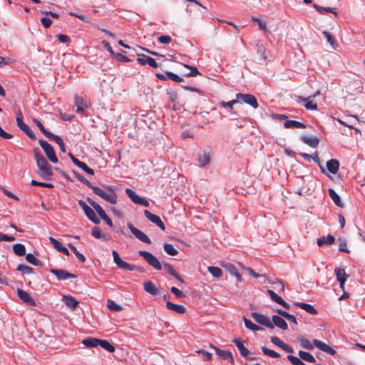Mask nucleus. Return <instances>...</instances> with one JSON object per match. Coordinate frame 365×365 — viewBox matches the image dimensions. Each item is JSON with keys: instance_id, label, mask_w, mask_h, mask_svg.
Returning a JSON list of instances; mask_svg holds the SVG:
<instances>
[{"instance_id": "f257e3e1", "label": "nucleus", "mask_w": 365, "mask_h": 365, "mask_svg": "<svg viewBox=\"0 0 365 365\" xmlns=\"http://www.w3.org/2000/svg\"><path fill=\"white\" fill-rule=\"evenodd\" d=\"M34 158L36 162V165L41 171L40 175L43 179H48L52 175V168L48 161L40 153V151L34 150Z\"/></svg>"}, {"instance_id": "f03ea898", "label": "nucleus", "mask_w": 365, "mask_h": 365, "mask_svg": "<svg viewBox=\"0 0 365 365\" xmlns=\"http://www.w3.org/2000/svg\"><path fill=\"white\" fill-rule=\"evenodd\" d=\"M93 191L101 197L104 200L111 203V204H116L117 203V198L118 196L115 193V188L112 186H107L106 187V190L101 189V187L98 186L92 187Z\"/></svg>"}, {"instance_id": "7ed1b4c3", "label": "nucleus", "mask_w": 365, "mask_h": 365, "mask_svg": "<svg viewBox=\"0 0 365 365\" xmlns=\"http://www.w3.org/2000/svg\"><path fill=\"white\" fill-rule=\"evenodd\" d=\"M38 143L48 159L53 163H57L58 160L52 145L43 140H39Z\"/></svg>"}, {"instance_id": "20e7f679", "label": "nucleus", "mask_w": 365, "mask_h": 365, "mask_svg": "<svg viewBox=\"0 0 365 365\" xmlns=\"http://www.w3.org/2000/svg\"><path fill=\"white\" fill-rule=\"evenodd\" d=\"M139 255L143 257L148 264L157 270L162 269V265L159 260L151 253L147 251H139Z\"/></svg>"}, {"instance_id": "39448f33", "label": "nucleus", "mask_w": 365, "mask_h": 365, "mask_svg": "<svg viewBox=\"0 0 365 365\" xmlns=\"http://www.w3.org/2000/svg\"><path fill=\"white\" fill-rule=\"evenodd\" d=\"M78 204L83 210L86 217L95 224L100 223V219L96 216L95 212L83 200H79Z\"/></svg>"}, {"instance_id": "423d86ee", "label": "nucleus", "mask_w": 365, "mask_h": 365, "mask_svg": "<svg viewBox=\"0 0 365 365\" xmlns=\"http://www.w3.org/2000/svg\"><path fill=\"white\" fill-rule=\"evenodd\" d=\"M236 98L238 101H242V102L251 106L255 109L257 108L259 106L257 98L252 94L237 93Z\"/></svg>"}, {"instance_id": "0eeeda50", "label": "nucleus", "mask_w": 365, "mask_h": 365, "mask_svg": "<svg viewBox=\"0 0 365 365\" xmlns=\"http://www.w3.org/2000/svg\"><path fill=\"white\" fill-rule=\"evenodd\" d=\"M127 226L138 240L146 244H151L150 238L143 232L134 227L132 223L128 222Z\"/></svg>"}, {"instance_id": "6e6552de", "label": "nucleus", "mask_w": 365, "mask_h": 365, "mask_svg": "<svg viewBox=\"0 0 365 365\" xmlns=\"http://www.w3.org/2000/svg\"><path fill=\"white\" fill-rule=\"evenodd\" d=\"M251 316L258 324L263 325L270 329H274V325L269 317L257 312H252Z\"/></svg>"}, {"instance_id": "1a4fd4ad", "label": "nucleus", "mask_w": 365, "mask_h": 365, "mask_svg": "<svg viewBox=\"0 0 365 365\" xmlns=\"http://www.w3.org/2000/svg\"><path fill=\"white\" fill-rule=\"evenodd\" d=\"M112 255L113 257V261L116 264L118 267H119L120 269H126V270H130V271L135 269V266L123 261L120 259V257L116 250H113Z\"/></svg>"}, {"instance_id": "9d476101", "label": "nucleus", "mask_w": 365, "mask_h": 365, "mask_svg": "<svg viewBox=\"0 0 365 365\" xmlns=\"http://www.w3.org/2000/svg\"><path fill=\"white\" fill-rule=\"evenodd\" d=\"M125 193L134 203L142 205L145 207L149 206L150 204L148 201L138 196L133 190L130 188H126Z\"/></svg>"}, {"instance_id": "9b49d317", "label": "nucleus", "mask_w": 365, "mask_h": 365, "mask_svg": "<svg viewBox=\"0 0 365 365\" xmlns=\"http://www.w3.org/2000/svg\"><path fill=\"white\" fill-rule=\"evenodd\" d=\"M144 215H145V217L148 220H150V222H152L153 223H154L157 226H158L161 230H163V231L165 230V226L159 216L151 213L150 211H148L147 210H144Z\"/></svg>"}, {"instance_id": "f8f14e48", "label": "nucleus", "mask_w": 365, "mask_h": 365, "mask_svg": "<svg viewBox=\"0 0 365 365\" xmlns=\"http://www.w3.org/2000/svg\"><path fill=\"white\" fill-rule=\"evenodd\" d=\"M50 272L55 274L58 280H66L68 279H75L76 278V275L74 274H71L66 270L64 269H51Z\"/></svg>"}, {"instance_id": "ddd939ff", "label": "nucleus", "mask_w": 365, "mask_h": 365, "mask_svg": "<svg viewBox=\"0 0 365 365\" xmlns=\"http://www.w3.org/2000/svg\"><path fill=\"white\" fill-rule=\"evenodd\" d=\"M18 297L27 305L29 306H35L36 303L34 299L31 297L29 293L21 289H17Z\"/></svg>"}, {"instance_id": "4468645a", "label": "nucleus", "mask_w": 365, "mask_h": 365, "mask_svg": "<svg viewBox=\"0 0 365 365\" xmlns=\"http://www.w3.org/2000/svg\"><path fill=\"white\" fill-rule=\"evenodd\" d=\"M334 272L336 277V279L339 282V287L342 290H344V284L348 278V274H346L344 269L335 268Z\"/></svg>"}, {"instance_id": "2eb2a0df", "label": "nucleus", "mask_w": 365, "mask_h": 365, "mask_svg": "<svg viewBox=\"0 0 365 365\" xmlns=\"http://www.w3.org/2000/svg\"><path fill=\"white\" fill-rule=\"evenodd\" d=\"M23 118H16V124L18 125V127L23 131L32 140H35L36 139V135H34V133L31 130V129L29 128V127L24 123L23 121Z\"/></svg>"}, {"instance_id": "dca6fc26", "label": "nucleus", "mask_w": 365, "mask_h": 365, "mask_svg": "<svg viewBox=\"0 0 365 365\" xmlns=\"http://www.w3.org/2000/svg\"><path fill=\"white\" fill-rule=\"evenodd\" d=\"M233 342L237 346L242 356L247 357L250 360H255V357H248L250 351L244 346L243 341L240 339H234Z\"/></svg>"}, {"instance_id": "f3484780", "label": "nucleus", "mask_w": 365, "mask_h": 365, "mask_svg": "<svg viewBox=\"0 0 365 365\" xmlns=\"http://www.w3.org/2000/svg\"><path fill=\"white\" fill-rule=\"evenodd\" d=\"M210 346L211 348H212L215 350L216 354L219 357H220L223 359H227L229 361H230L232 363L234 362V359L232 357V354L230 351L221 350V349H218L217 347H216L215 346H214L213 344H210Z\"/></svg>"}, {"instance_id": "a211bd4d", "label": "nucleus", "mask_w": 365, "mask_h": 365, "mask_svg": "<svg viewBox=\"0 0 365 365\" xmlns=\"http://www.w3.org/2000/svg\"><path fill=\"white\" fill-rule=\"evenodd\" d=\"M313 344L315 345L316 347H317L319 349H320L326 353H328L331 355H334L336 353L334 349H333L329 346L327 345L323 341H319L318 339H314Z\"/></svg>"}, {"instance_id": "6ab92c4d", "label": "nucleus", "mask_w": 365, "mask_h": 365, "mask_svg": "<svg viewBox=\"0 0 365 365\" xmlns=\"http://www.w3.org/2000/svg\"><path fill=\"white\" fill-rule=\"evenodd\" d=\"M267 293L269 294L270 298L276 303L282 305L284 308L288 309H289V304L284 301L279 296H278L273 290L267 289Z\"/></svg>"}, {"instance_id": "aec40b11", "label": "nucleus", "mask_w": 365, "mask_h": 365, "mask_svg": "<svg viewBox=\"0 0 365 365\" xmlns=\"http://www.w3.org/2000/svg\"><path fill=\"white\" fill-rule=\"evenodd\" d=\"M143 287L146 292L152 295H157L160 293V289L156 287L155 285L150 280L144 282Z\"/></svg>"}, {"instance_id": "412c9836", "label": "nucleus", "mask_w": 365, "mask_h": 365, "mask_svg": "<svg viewBox=\"0 0 365 365\" xmlns=\"http://www.w3.org/2000/svg\"><path fill=\"white\" fill-rule=\"evenodd\" d=\"M294 306L301 308L302 309L306 311L307 313L316 315L318 314L317 310L312 306V304L304 303V302H294L293 304Z\"/></svg>"}, {"instance_id": "4be33fe9", "label": "nucleus", "mask_w": 365, "mask_h": 365, "mask_svg": "<svg viewBox=\"0 0 365 365\" xmlns=\"http://www.w3.org/2000/svg\"><path fill=\"white\" fill-rule=\"evenodd\" d=\"M272 319V323L273 324L274 327L276 326L282 330H287L288 329L287 322L281 317L274 315Z\"/></svg>"}, {"instance_id": "5701e85b", "label": "nucleus", "mask_w": 365, "mask_h": 365, "mask_svg": "<svg viewBox=\"0 0 365 365\" xmlns=\"http://www.w3.org/2000/svg\"><path fill=\"white\" fill-rule=\"evenodd\" d=\"M166 307L169 310H172L178 314H183L186 312V309L184 306L176 304L170 302H166Z\"/></svg>"}, {"instance_id": "b1692460", "label": "nucleus", "mask_w": 365, "mask_h": 365, "mask_svg": "<svg viewBox=\"0 0 365 365\" xmlns=\"http://www.w3.org/2000/svg\"><path fill=\"white\" fill-rule=\"evenodd\" d=\"M75 106H76V112L79 113H83L85 108H88V104L83 98L78 96L75 97Z\"/></svg>"}, {"instance_id": "393cba45", "label": "nucleus", "mask_w": 365, "mask_h": 365, "mask_svg": "<svg viewBox=\"0 0 365 365\" xmlns=\"http://www.w3.org/2000/svg\"><path fill=\"white\" fill-rule=\"evenodd\" d=\"M63 301L68 307L72 309H75L79 304V302L71 295H64L63 297Z\"/></svg>"}, {"instance_id": "a878e982", "label": "nucleus", "mask_w": 365, "mask_h": 365, "mask_svg": "<svg viewBox=\"0 0 365 365\" xmlns=\"http://www.w3.org/2000/svg\"><path fill=\"white\" fill-rule=\"evenodd\" d=\"M300 139L304 143L309 145L312 148H316L319 144V139L317 137H308L307 135H302Z\"/></svg>"}, {"instance_id": "bb28decb", "label": "nucleus", "mask_w": 365, "mask_h": 365, "mask_svg": "<svg viewBox=\"0 0 365 365\" xmlns=\"http://www.w3.org/2000/svg\"><path fill=\"white\" fill-rule=\"evenodd\" d=\"M327 168L331 173L336 174L339 170V163L336 159H331L327 162Z\"/></svg>"}, {"instance_id": "cd10ccee", "label": "nucleus", "mask_w": 365, "mask_h": 365, "mask_svg": "<svg viewBox=\"0 0 365 365\" xmlns=\"http://www.w3.org/2000/svg\"><path fill=\"white\" fill-rule=\"evenodd\" d=\"M284 126L286 128H305L306 125L299 121L294 120H287L284 123Z\"/></svg>"}, {"instance_id": "c85d7f7f", "label": "nucleus", "mask_w": 365, "mask_h": 365, "mask_svg": "<svg viewBox=\"0 0 365 365\" xmlns=\"http://www.w3.org/2000/svg\"><path fill=\"white\" fill-rule=\"evenodd\" d=\"M87 200L102 219L107 215L106 212L103 210V209L101 207L99 204H98L97 202H96L94 200H91L89 197H88Z\"/></svg>"}, {"instance_id": "c756f323", "label": "nucleus", "mask_w": 365, "mask_h": 365, "mask_svg": "<svg viewBox=\"0 0 365 365\" xmlns=\"http://www.w3.org/2000/svg\"><path fill=\"white\" fill-rule=\"evenodd\" d=\"M328 192H329V197L331 198V200L334 201V202L335 203V205L336 206L340 207H344V204L341 202L340 197L334 191V189L329 188L328 190Z\"/></svg>"}, {"instance_id": "7c9ffc66", "label": "nucleus", "mask_w": 365, "mask_h": 365, "mask_svg": "<svg viewBox=\"0 0 365 365\" xmlns=\"http://www.w3.org/2000/svg\"><path fill=\"white\" fill-rule=\"evenodd\" d=\"M334 241L335 238L334 237V236L329 235L327 237H322L321 238H319L317 240V245L319 247L323 246L324 245H332L334 242Z\"/></svg>"}, {"instance_id": "2f4dec72", "label": "nucleus", "mask_w": 365, "mask_h": 365, "mask_svg": "<svg viewBox=\"0 0 365 365\" xmlns=\"http://www.w3.org/2000/svg\"><path fill=\"white\" fill-rule=\"evenodd\" d=\"M313 6L321 14H323L325 12H327V13L333 14L336 17L338 16L337 12L333 8H331V7H323V6H319V5L316 4H314L313 5Z\"/></svg>"}, {"instance_id": "473e14b6", "label": "nucleus", "mask_w": 365, "mask_h": 365, "mask_svg": "<svg viewBox=\"0 0 365 365\" xmlns=\"http://www.w3.org/2000/svg\"><path fill=\"white\" fill-rule=\"evenodd\" d=\"M164 269L173 277H174L176 279L180 281V282H184L183 279L181 278V277L175 271L174 268L172 265L169 264H163Z\"/></svg>"}, {"instance_id": "72a5a7b5", "label": "nucleus", "mask_w": 365, "mask_h": 365, "mask_svg": "<svg viewBox=\"0 0 365 365\" xmlns=\"http://www.w3.org/2000/svg\"><path fill=\"white\" fill-rule=\"evenodd\" d=\"M298 355L304 361L314 363L316 361L315 358L309 352L299 350L298 351Z\"/></svg>"}, {"instance_id": "f704fd0d", "label": "nucleus", "mask_w": 365, "mask_h": 365, "mask_svg": "<svg viewBox=\"0 0 365 365\" xmlns=\"http://www.w3.org/2000/svg\"><path fill=\"white\" fill-rule=\"evenodd\" d=\"M297 340L299 341L300 345L303 349L308 350H312L314 349V346L312 342L304 337L299 336L297 337Z\"/></svg>"}, {"instance_id": "c9c22d12", "label": "nucleus", "mask_w": 365, "mask_h": 365, "mask_svg": "<svg viewBox=\"0 0 365 365\" xmlns=\"http://www.w3.org/2000/svg\"><path fill=\"white\" fill-rule=\"evenodd\" d=\"M100 339L96 338H86L83 340L82 343L86 347H96L99 345Z\"/></svg>"}, {"instance_id": "e433bc0d", "label": "nucleus", "mask_w": 365, "mask_h": 365, "mask_svg": "<svg viewBox=\"0 0 365 365\" xmlns=\"http://www.w3.org/2000/svg\"><path fill=\"white\" fill-rule=\"evenodd\" d=\"M310 98H311V96H309L308 98H304V97L299 96V99L300 101L306 102V103L304 105V107L306 108V109L312 110H317V103H315L311 101H309Z\"/></svg>"}, {"instance_id": "4c0bfd02", "label": "nucleus", "mask_w": 365, "mask_h": 365, "mask_svg": "<svg viewBox=\"0 0 365 365\" xmlns=\"http://www.w3.org/2000/svg\"><path fill=\"white\" fill-rule=\"evenodd\" d=\"M13 250H14V252L17 256H24L26 255V248H25V246L22 244L17 243V244L14 245Z\"/></svg>"}, {"instance_id": "58836bf2", "label": "nucleus", "mask_w": 365, "mask_h": 365, "mask_svg": "<svg viewBox=\"0 0 365 365\" xmlns=\"http://www.w3.org/2000/svg\"><path fill=\"white\" fill-rule=\"evenodd\" d=\"M105 350L108 351V352H113L115 351V347L113 345H112L108 341L100 339L99 341V345Z\"/></svg>"}, {"instance_id": "ea45409f", "label": "nucleus", "mask_w": 365, "mask_h": 365, "mask_svg": "<svg viewBox=\"0 0 365 365\" xmlns=\"http://www.w3.org/2000/svg\"><path fill=\"white\" fill-rule=\"evenodd\" d=\"M198 160L201 166L207 165V164H209L210 161V157L209 153H207L205 152L200 153L199 155Z\"/></svg>"}, {"instance_id": "a19ab883", "label": "nucleus", "mask_w": 365, "mask_h": 365, "mask_svg": "<svg viewBox=\"0 0 365 365\" xmlns=\"http://www.w3.org/2000/svg\"><path fill=\"white\" fill-rule=\"evenodd\" d=\"M257 54L259 55V61H266L267 56L265 55L266 48L262 44H257Z\"/></svg>"}, {"instance_id": "79ce46f5", "label": "nucleus", "mask_w": 365, "mask_h": 365, "mask_svg": "<svg viewBox=\"0 0 365 365\" xmlns=\"http://www.w3.org/2000/svg\"><path fill=\"white\" fill-rule=\"evenodd\" d=\"M33 122L36 125V126L39 128V130L46 137L49 138L51 136H52L53 133L46 130L43 124L38 119L34 118Z\"/></svg>"}, {"instance_id": "37998d69", "label": "nucleus", "mask_w": 365, "mask_h": 365, "mask_svg": "<svg viewBox=\"0 0 365 365\" xmlns=\"http://www.w3.org/2000/svg\"><path fill=\"white\" fill-rule=\"evenodd\" d=\"M26 261L35 266L41 267L42 265V263L40 260L36 259L32 254L29 253L26 255Z\"/></svg>"}, {"instance_id": "c03bdc74", "label": "nucleus", "mask_w": 365, "mask_h": 365, "mask_svg": "<svg viewBox=\"0 0 365 365\" xmlns=\"http://www.w3.org/2000/svg\"><path fill=\"white\" fill-rule=\"evenodd\" d=\"M163 247L165 252L169 255L175 256L178 253V250L171 244L165 243Z\"/></svg>"}, {"instance_id": "a18cd8bd", "label": "nucleus", "mask_w": 365, "mask_h": 365, "mask_svg": "<svg viewBox=\"0 0 365 365\" xmlns=\"http://www.w3.org/2000/svg\"><path fill=\"white\" fill-rule=\"evenodd\" d=\"M49 138L53 140L59 145L60 149L63 153L66 152L65 145H64V143L61 137H59L58 135L52 134V136H51Z\"/></svg>"}, {"instance_id": "49530a36", "label": "nucleus", "mask_w": 365, "mask_h": 365, "mask_svg": "<svg viewBox=\"0 0 365 365\" xmlns=\"http://www.w3.org/2000/svg\"><path fill=\"white\" fill-rule=\"evenodd\" d=\"M68 247L73 252V253L75 254L76 257L78 258V259L81 262H85L86 261V257H84V255L81 253H80L76 247L75 246H73L72 244L69 243L68 244Z\"/></svg>"}, {"instance_id": "de8ad7c7", "label": "nucleus", "mask_w": 365, "mask_h": 365, "mask_svg": "<svg viewBox=\"0 0 365 365\" xmlns=\"http://www.w3.org/2000/svg\"><path fill=\"white\" fill-rule=\"evenodd\" d=\"M208 271L210 273L216 278H220L222 276V271L220 268L217 267H209Z\"/></svg>"}, {"instance_id": "09e8293b", "label": "nucleus", "mask_w": 365, "mask_h": 365, "mask_svg": "<svg viewBox=\"0 0 365 365\" xmlns=\"http://www.w3.org/2000/svg\"><path fill=\"white\" fill-rule=\"evenodd\" d=\"M262 351L264 355L272 358H279L280 356V355L277 352H276L274 350H271L267 348L266 346H262Z\"/></svg>"}, {"instance_id": "8fccbe9b", "label": "nucleus", "mask_w": 365, "mask_h": 365, "mask_svg": "<svg viewBox=\"0 0 365 365\" xmlns=\"http://www.w3.org/2000/svg\"><path fill=\"white\" fill-rule=\"evenodd\" d=\"M322 34H324L327 39V41L331 45V46L333 48H336L337 47V43H336L331 35L328 31H324Z\"/></svg>"}, {"instance_id": "3c124183", "label": "nucleus", "mask_w": 365, "mask_h": 365, "mask_svg": "<svg viewBox=\"0 0 365 365\" xmlns=\"http://www.w3.org/2000/svg\"><path fill=\"white\" fill-rule=\"evenodd\" d=\"M16 269L26 274H30L33 273V269L31 267L23 264H19Z\"/></svg>"}, {"instance_id": "603ef678", "label": "nucleus", "mask_w": 365, "mask_h": 365, "mask_svg": "<svg viewBox=\"0 0 365 365\" xmlns=\"http://www.w3.org/2000/svg\"><path fill=\"white\" fill-rule=\"evenodd\" d=\"M107 307L109 309L115 312H120L122 310L121 306L117 304L114 301L111 299L108 300Z\"/></svg>"}, {"instance_id": "864d4df0", "label": "nucleus", "mask_w": 365, "mask_h": 365, "mask_svg": "<svg viewBox=\"0 0 365 365\" xmlns=\"http://www.w3.org/2000/svg\"><path fill=\"white\" fill-rule=\"evenodd\" d=\"M91 235L96 239H100L101 237H103L105 240H108L106 235H101V230L98 227L93 228L91 230Z\"/></svg>"}, {"instance_id": "5fc2aeb1", "label": "nucleus", "mask_w": 365, "mask_h": 365, "mask_svg": "<svg viewBox=\"0 0 365 365\" xmlns=\"http://www.w3.org/2000/svg\"><path fill=\"white\" fill-rule=\"evenodd\" d=\"M165 75L167 76L168 78H170V80L175 81V82H182L183 78L179 76H178L175 73H173L170 71H166Z\"/></svg>"}, {"instance_id": "6e6d98bb", "label": "nucleus", "mask_w": 365, "mask_h": 365, "mask_svg": "<svg viewBox=\"0 0 365 365\" xmlns=\"http://www.w3.org/2000/svg\"><path fill=\"white\" fill-rule=\"evenodd\" d=\"M51 244L53 246V247L58 252H60L61 250V249L63 247V245L58 242L57 240H56L55 238L52 237H50L48 238Z\"/></svg>"}, {"instance_id": "4d7b16f0", "label": "nucleus", "mask_w": 365, "mask_h": 365, "mask_svg": "<svg viewBox=\"0 0 365 365\" xmlns=\"http://www.w3.org/2000/svg\"><path fill=\"white\" fill-rule=\"evenodd\" d=\"M75 174V176L76 178L79 180L81 181V182L84 183L85 185H86L88 187H89L90 188L92 189V187H95L94 185H93L84 176H83L82 175L79 174V173H74Z\"/></svg>"}, {"instance_id": "13d9d810", "label": "nucleus", "mask_w": 365, "mask_h": 365, "mask_svg": "<svg viewBox=\"0 0 365 365\" xmlns=\"http://www.w3.org/2000/svg\"><path fill=\"white\" fill-rule=\"evenodd\" d=\"M185 66L190 70V71L188 73L185 74V76L195 77V76H197L198 74H200L197 68L195 66H190L188 65H185Z\"/></svg>"}, {"instance_id": "bf43d9fd", "label": "nucleus", "mask_w": 365, "mask_h": 365, "mask_svg": "<svg viewBox=\"0 0 365 365\" xmlns=\"http://www.w3.org/2000/svg\"><path fill=\"white\" fill-rule=\"evenodd\" d=\"M31 184L34 186H40V187H48V188L53 187V185L51 183L38 182L35 180H31Z\"/></svg>"}, {"instance_id": "052dcab7", "label": "nucleus", "mask_w": 365, "mask_h": 365, "mask_svg": "<svg viewBox=\"0 0 365 365\" xmlns=\"http://www.w3.org/2000/svg\"><path fill=\"white\" fill-rule=\"evenodd\" d=\"M339 250L341 252L349 253V250L346 249V241L344 239L339 240Z\"/></svg>"}, {"instance_id": "680f3d73", "label": "nucleus", "mask_w": 365, "mask_h": 365, "mask_svg": "<svg viewBox=\"0 0 365 365\" xmlns=\"http://www.w3.org/2000/svg\"><path fill=\"white\" fill-rule=\"evenodd\" d=\"M150 56H146L145 54H138V58L137 61L143 66H145L147 64L148 59H150Z\"/></svg>"}, {"instance_id": "e2e57ef3", "label": "nucleus", "mask_w": 365, "mask_h": 365, "mask_svg": "<svg viewBox=\"0 0 365 365\" xmlns=\"http://www.w3.org/2000/svg\"><path fill=\"white\" fill-rule=\"evenodd\" d=\"M252 20L253 21L257 22V24H259V28L260 30L265 31L267 29V24L266 22L262 21L261 19L257 18V17H252Z\"/></svg>"}, {"instance_id": "0e129e2a", "label": "nucleus", "mask_w": 365, "mask_h": 365, "mask_svg": "<svg viewBox=\"0 0 365 365\" xmlns=\"http://www.w3.org/2000/svg\"><path fill=\"white\" fill-rule=\"evenodd\" d=\"M78 167L81 168L83 170H84L86 173H87L89 175H94V170L93 169L90 168L83 162H81Z\"/></svg>"}, {"instance_id": "69168bd1", "label": "nucleus", "mask_w": 365, "mask_h": 365, "mask_svg": "<svg viewBox=\"0 0 365 365\" xmlns=\"http://www.w3.org/2000/svg\"><path fill=\"white\" fill-rule=\"evenodd\" d=\"M172 38L170 36H160L158 38V41L163 44H168L171 42Z\"/></svg>"}, {"instance_id": "338daca9", "label": "nucleus", "mask_w": 365, "mask_h": 365, "mask_svg": "<svg viewBox=\"0 0 365 365\" xmlns=\"http://www.w3.org/2000/svg\"><path fill=\"white\" fill-rule=\"evenodd\" d=\"M287 359L293 364V365H299L302 361V359L294 356L293 355H288Z\"/></svg>"}, {"instance_id": "774afa93", "label": "nucleus", "mask_w": 365, "mask_h": 365, "mask_svg": "<svg viewBox=\"0 0 365 365\" xmlns=\"http://www.w3.org/2000/svg\"><path fill=\"white\" fill-rule=\"evenodd\" d=\"M170 291L178 298H181V297H185L184 293L182 291H180V289H178L177 287H172L170 288Z\"/></svg>"}]
</instances>
